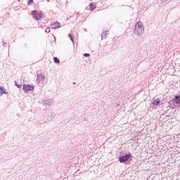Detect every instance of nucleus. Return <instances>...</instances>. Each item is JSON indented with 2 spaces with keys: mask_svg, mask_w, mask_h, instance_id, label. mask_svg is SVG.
Segmentation results:
<instances>
[{
  "mask_svg": "<svg viewBox=\"0 0 180 180\" xmlns=\"http://www.w3.org/2000/svg\"><path fill=\"white\" fill-rule=\"evenodd\" d=\"M144 25L143 22L139 21L135 24V28L134 30V35L137 37H141L144 34Z\"/></svg>",
  "mask_w": 180,
  "mask_h": 180,
  "instance_id": "1",
  "label": "nucleus"
},
{
  "mask_svg": "<svg viewBox=\"0 0 180 180\" xmlns=\"http://www.w3.org/2000/svg\"><path fill=\"white\" fill-rule=\"evenodd\" d=\"M34 89V86L32 84L23 85V91H25V92H30V91H33Z\"/></svg>",
  "mask_w": 180,
  "mask_h": 180,
  "instance_id": "2",
  "label": "nucleus"
},
{
  "mask_svg": "<svg viewBox=\"0 0 180 180\" xmlns=\"http://www.w3.org/2000/svg\"><path fill=\"white\" fill-rule=\"evenodd\" d=\"M130 157H131V155L127 154L122 157H120L119 160L121 162H126V161H129V160L130 159Z\"/></svg>",
  "mask_w": 180,
  "mask_h": 180,
  "instance_id": "3",
  "label": "nucleus"
},
{
  "mask_svg": "<svg viewBox=\"0 0 180 180\" xmlns=\"http://www.w3.org/2000/svg\"><path fill=\"white\" fill-rule=\"evenodd\" d=\"M43 103L46 106H52V105L54 103V102L53 101L52 99L47 98V99L43 101Z\"/></svg>",
  "mask_w": 180,
  "mask_h": 180,
  "instance_id": "4",
  "label": "nucleus"
},
{
  "mask_svg": "<svg viewBox=\"0 0 180 180\" xmlns=\"http://www.w3.org/2000/svg\"><path fill=\"white\" fill-rule=\"evenodd\" d=\"M37 81L38 82H40L41 84H44V75H43L42 74H37Z\"/></svg>",
  "mask_w": 180,
  "mask_h": 180,
  "instance_id": "5",
  "label": "nucleus"
},
{
  "mask_svg": "<svg viewBox=\"0 0 180 180\" xmlns=\"http://www.w3.org/2000/svg\"><path fill=\"white\" fill-rule=\"evenodd\" d=\"M61 27V24L60 22H55L51 25V29L56 30Z\"/></svg>",
  "mask_w": 180,
  "mask_h": 180,
  "instance_id": "6",
  "label": "nucleus"
},
{
  "mask_svg": "<svg viewBox=\"0 0 180 180\" xmlns=\"http://www.w3.org/2000/svg\"><path fill=\"white\" fill-rule=\"evenodd\" d=\"M174 103L179 104L180 103V96H176L175 98L173 99Z\"/></svg>",
  "mask_w": 180,
  "mask_h": 180,
  "instance_id": "7",
  "label": "nucleus"
},
{
  "mask_svg": "<svg viewBox=\"0 0 180 180\" xmlns=\"http://www.w3.org/2000/svg\"><path fill=\"white\" fill-rule=\"evenodd\" d=\"M41 18H43V14H37L36 15H34V19H35V20H40Z\"/></svg>",
  "mask_w": 180,
  "mask_h": 180,
  "instance_id": "8",
  "label": "nucleus"
},
{
  "mask_svg": "<svg viewBox=\"0 0 180 180\" xmlns=\"http://www.w3.org/2000/svg\"><path fill=\"white\" fill-rule=\"evenodd\" d=\"M160 102L161 101H160V98H157V99L153 101V105H154L155 106H158V105H160Z\"/></svg>",
  "mask_w": 180,
  "mask_h": 180,
  "instance_id": "9",
  "label": "nucleus"
},
{
  "mask_svg": "<svg viewBox=\"0 0 180 180\" xmlns=\"http://www.w3.org/2000/svg\"><path fill=\"white\" fill-rule=\"evenodd\" d=\"M89 6H90L91 11H94V9H95L96 8V6H95V4H94V3H91L89 4Z\"/></svg>",
  "mask_w": 180,
  "mask_h": 180,
  "instance_id": "10",
  "label": "nucleus"
},
{
  "mask_svg": "<svg viewBox=\"0 0 180 180\" xmlns=\"http://www.w3.org/2000/svg\"><path fill=\"white\" fill-rule=\"evenodd\" d=\"M69 39L71 40V41L72 43H74V37L71 34H69Z\"/></svg>",
  "mask_w": 180,
  "mask_h": 180,
  "instance_id": "11",
  "label": "nucleus"
},
{
  "mask_svg": "<svg viewBox=\"0 0 180 180\" xmlns=\"http://www.w3.org/2000/svg\"><path fill=\"white\" fill-rule=\"evenodd\" d=\"M37 15V11H32V16H33L34 19V16H36Z\"/></svg>",
  "mask_w": 180,
  "mask_h": 180,
  "instance_id": "12",
  "label": "nucleus"
},
{
  "mask_svg": "<svg viewBox=\"0 0 180 180\" xmlns=\"http://www.w3.org/2000/svg\"><path fill=\"white\" fill-rule=\"evenodd\" d=\"M53 60H54V63H60V60H58V58H57V57H54Z\"/></svg>",
  "mask_w": 180,
  "mask_h": 180,
  "instance_id": "13",
  "label": "nucleus"
},
{
  "mask_svg": "<svg viewBox=\"0 0 180 180\" xmlns=\"http://www.w3.org/2000/svg\"><path fill=\"white\" fill-rule=\"evenodd\" d=\"M32 4H33V0H29L27 2L28 5H32Z\"/></svg>",
  "mask_w": 180,
  "mask_h": 180,
  "instance_id": "14",
  "label": "nucleus"
},
{
  "mask_svg": "<svg viewBox=\"0 0 180 180\" xmlns=\"http://www.w3.org/2000/svg\"><path fill=\"white\" fill-rule=\"evenodd\" d=\"M15 85H16L18 88H22V85L18 84V83H16V82H15Z\"/></svg>",
  "mask_w": 180,
  "mask_h": 180,
  "instance_id": "15",
  "label": "nucleus"
},
{
  "mask_svg": "<svg viewBox=\"0 0 180 180\" xmlns=\"http://www.w3.org/2000/svg\"><path fill=\"white\" fill-rule=\"evenodd\" d=\"M89 56H90L89 53H84V57H89Z\"/></svg>",
  "mask_w": 180,
  "mask_h": 180,
  "instance_id": "16",
  "label": "nucleus"
},
{
  "mask_svg": "<svg viewBox=\"0 0 180 180\" xmlns=\"http://www.w3.org/2000/svg\"><path fill=\"white\" fill-rule=\"evenodd\" d=\"M0 95H1V96H2V95H4V93L3 92H0Z\"/></svg>",
  "mask_w": 180,
  "mask_h": 180,
  "instance_id": "17",
  "label": "nucleus"
},
{
  "mask_svg": "<svg viewBox=\"0 0 180 180\" xmlns=\"http://www.w3.org/2000/svg\"><path fill=\"white\" fill-rule=\"evenodd\" d=\"M2 93H3V94H6V92H5V90H3V91H2Z\"/></svg>",
  "mask_w": 180,
  "mask_h": 180,
  "instance_id": "18",
  "label": "nucleus"
},
{
  "mask_svg": "<svg viewBox=\"0 0 180 180\" xmlns=\"http://www.w3.org/2000/svg\"><path fill=\"white\" fill-rule=\"evenodd\" d=\"M2 93H3V94H6V92H5V90H3V91H2Z\"/></svg>",
  "mask_w": 180,
  "mask_h": 180,
  "instance_id": "19",
  "label": "nucleus"
},
{
  "mask_svg": "<svg viewBox=\"0 0 180 180\" xmlns=\"http://www.w3.org/2000/svg\"><path fill=\"white\" fill-rule=\"evenodd\" d=\"M0 90L4 91V89L1 87V88H0Z\"/></svg>",
  "mask_w": 180,
  "mask_h": 180,
  "instance_id": "20",
  "label": "nucleus"
},
{
  "mask_svg": "<svg viewBox=\"0 0 180 180\" xmlns=\"http://www.w3.org/2000/svg\"><path fill=\"white\" fill-rule=\"evenodd\" d=\"M0 90L4 91V89L1 87V88H0Z\"/></svg>",
  "mask_w": 180,
  "mask_h": 180,
  "instance_id": "21",
  "label": "nucleus"
}]
</instances>
